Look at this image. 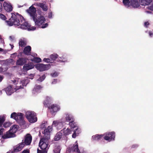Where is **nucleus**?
I'll use <instances>...</instances> for the list:
<instances>
[{"label": "nucleus", "instance_id": "obj_1", "mask_svg": "<svg viewBox=\"0 0 153 153\" xmlns=\"http://www.w3.org/2000/svg\"><path fill=\"white\" fill-rule=\"evenodd\" d=\"M11 18L9 20L6 21L8 25L10 26L13 25L18 28L22 29L27 30L28 31H32L36 30V28L31 26L24 20L23 17L18 13L11 14Z\"/></svg>", "mask_w": 153, "mask_h": 153}, {"label": "nucleus", "instance_id": "obj_2", "mask_svg": "<svg viewBox=\"0 0 153 153\" xmlns=\"http://www.w3.org/2000/svg\"><path fill=\"white\" fill-rule=\"evenodd\" d=\"M11 82L14 84L13 88L11 85L9 86L5 89V91L7 95H10L14 91H17L18 90L23 88L28 82V79L26 78L22 79L19 78H16L11 81Z\"/></svg>", "mask_w": 153, "mask_h": 153}, {"label": "nucleus", "instance_id": "obj_3", "mask_svg": "<svg viewBox=\"0 0 153 153\" xmlns=\"http://www.w3.org/2000/svg\"><path fill=\"white\" fill-rule=\"evenodd\" d=\"M52 128L51 126H48V128L45 129L44 131L45 136H48L47 140L43 138L41 139L39 142V146L42 150L38 149L37 153H47V150L49 148L48 142V140L49 139V134L52 131Z\"/></svg>", "mask_w": 153, "mask_h": 153}, {"label": "nucleus", "instance_id": "obj_4", "mask_svg": "<svg viewBox=\"0 0 153 153\" xmlns=\"http://www.w3.org/2000/svg\"><path fill=\"white\" fill-rule=\"evenodd\" d=\"M10 117L16 120L21 126H22L23 128H26V124L24 120V118L22 113L13 112L11 114Z\"/></svg>", "mask_w": 153, "mask_h": 153}, {"label": "nucleus", "instance_id": "obj_5", "mask_svg": "<svg viewBox=\"0 0 153 153\" xmlns=\"http://www.w3.org/2000/svg\"><path fill=\"white\" fill-rule=\"evenodd\" d=\"M33 20L35 25L42 28H45L48 26L47 23H45L46 20L43 16L42 15L36 16Z\"/></svg>", "mask_w": 153, "mask_h": 153}, {"label": "nucleus", "instance_id": "obj_6", "mask_svg": "<svg viewBox=\"0 0 153 153\" xmlns=\"http://www.w3.org/2000/svg\"><path fill=\"white\" fill-rule=\"evenodd\" d=\"M19 128L18 126L15 125L12 126L10 130L7 132L2 136L3 139H5L16 137L15 133Z\"/></svg>", "mask_w": 153, "mask_h": 153}, {"label": "nucleus", "instance_id": "obj_7", "mask_svg": "<svg viewBox=\"0 0 153 153\" xmlns=\"http://www.w3.org/2000/svg\"><path fill=\"white\" fill-rule=\"evenodd\" d=\"M25 116L28 120L31 123H33L37 121V118L36 114L34 112L28 111L26 112Z\"/></svg>", "mask_w": 153, "mask_h": 153}, {"label": "nucleus", "instance_id": "obj_8", "mask_svg": "<svg viewBox=\"0 0 153 153\" xmlns=\"http://www.w3.org/2000/svg\"><path fill=\"white\" fill-rule=\"evenodd\" d=\"M69 125L71 127V128H73V130H74L72 137L73 138H75L76 136L81 132V129L74 123L69 122Z\"/></svg>", "mask_w": 153, "mask_h": 153}, {"label": "nucleus", "instance_id": "obj_9", "mask_svg": "<svg viewBox=\"0 0 153 153\" xmlns=\"http://www.w3.org/2000/svg\"><path fill=\"white\" fill-rule=\"evenodd\" d=\"M104 139L109 142L115 140V133L114 131L106 132L104 134Z\"/></svg>", "mask_w": 153, "mask_h": 153}, {"label": "nucleus", "instance_id": "obj_10", "mask_svg": "<svg viewBox=\"0 0 153 153\" xmlns=\"http://www.w3.org/2000/svg\"><path fill=\"white\" fill-rule=\"evenodd\" d=\"M34 67V65L32 63H28L25 64L23 67L22 73H20V74H26L27 73V71L33 69Z\"/></svg>", "mask_w": 153, "mask_h": 153}, {"label": "nucleus", "instance_id": "obj_11", "mask_svg": "<svg viewBox=\"0 0 153 153\" xmlns=\"http://www.w3.org/2000/svg\"><path fill=\"white\" fill-rule=\"evenodd\" d=\"M33 4L28 9L26 10L27 12L30 16L33 19L37 16L36 15V9L33 6Z\"/></svg>", "mask_w": 153, "mask_h": 153}, {"label": "nucleus", "instance_id": "obj_12", "mask_svg": "<svg viewBox=\"0 0 153 153\" xmlns=\"http://www.w3.org/2000/svg\"><path fill=\"white\" fill-rule=\"evenodd\" d=\"M35 67L40 71H45L49 69L51 67L49 64L44 65L42 64H38L35 65Z\"/></svg>", "mask_w": 153, "mask_h": 153}, {"label": "nucleus", "instance_id": "obj_13", "mask_svg": "<svg viewBox=\"0 0 153 153\" xmlns=\"http://www.w3.org/2000/svg\"><path fill=\"white\" fill-rule=\"evenodd\" d=\"M32 140V137L29 134H27L25 137V139L22 140V143H23L24 146L29 145L30 144Z\"/></svg>", "mask_w": 153, "mask_h": 153}, {"label": "nucleus", "instance_id": "obj_14", "mask_svg": "<svg viewBox=\"0 0 153 153\" xmlns=\"http://www.w3.org/2000/svg\"><path fill=\"white\" fill-rule=\"evenodd\" d=\"M79 151L78 143L77 141H76L71 149L70 148L68 149L67 153H72L73 152H79Z\"/></svg>", "mask_w": 153, "mask_h": 153}, {"label": "nucleus", "instance_id": "obj_15", "mask_svg": "<svg viewBox=\"0 0 153 153\" xmlns=\"http://www.w3.org/2000/svg\"><path fill=\"white\" fill-rule=\"evenodd\" d=\"M35 6L40 7L44 11H46L48 9V5L46 3H36L33 4Z\"/></svg>", "mask_w": 153, "mask_h": 153}, {"label": "nucleus", "instance_id": "obj_16", "mask_svg": "<svg viewBox=\"0 0 153 153\" xmlns=\"http://www.w3.org/2000/svg\"><path fill=\"white\" fill-rule=\"evenodd\" d=\"M70 128H65L62 130H61V132L63 134V135L66 136H68L71 134L73 131V128H71V127Z\"/></svg>", "mask_w": 153, "mask_h": 153}, {"label": "nucleus", "instance_id": "obj_17", "mask_svg": "<svg viewBox=\"0 0 153 153\" xmlns=\"http://www.w3.org/2000/svg\"><path fill=\"white\" fill-rule=\"evenodd\" d=\"M37 56L36 54H35L33 56L32 55H29L28 57V60L34 61L36 62H41V59L39 57H36Z\"/></svg>", "mask_w": 153, "mask_h": 153}, {"label": "nucleus", "instance_id": "obj_18", "mask_svg": "<svg viewBox=\"0 0 153 153\" xmlns=\"http://www.w3.org/2000/svg\"><path fill=\"white\" fill-rule=\"evenodd\" d=\"M3 5L4 10L6 11L10 12L12 11L13 7L10 3L4 2Z\"/></svg>", "mask_w": 153, "mask_h": 153}, {"label": "nucleus", "instance_id": "obj_19", "mask_svg": "<svg viewBox=\"0 0 153 153\" xmlns=\"http://www.w3.org/2000/svg\"><path fill=\"white\" fill-rule=\"evenodd\" d=\"M50 111L52 113L56 112L60 109V107L59 106L56 105H52L49 107Z\"/></svg>", "mask_w": 153, "mask_h": 153}, {"label": "nucleus", "instance_id": "obj_20", "mask_svg": "<svg viewBox=\"0 0 153 153\" xmlns=\"http://www.w3.org/2000/svg\"><path fill=\"white\" fill-rule=\"evenodd\" d=\"M26 39L25 38H22L19 40V46L20 47H23L27 44Z\"/></svg>", "mask_w": 153, "mask_h": 153}, {"label": "nucleus", "instance_id": "obj_21", "mask_svg": "<svg viewBox=\"0 0 153 153\" xmlns=\"http://www.w3.org/2000/svg\"><path fill=\"white\" fill-rule=\"evenodd\" d=\"M65 118L66 121L68 122L70 121V122H74V120L73 116L69 114H66L65 115Z\"/></svg>", "mask_w": 153, "mask_h": 153}, {"label": "nucleus", "instance_id": "obj_22", "mask_svg": "<svg viewBox=\"0 0 153 153\" xmlns=\"http://www.w3.org/2000/svg\"><path fill=\"white\" fill-rule=\"evenodd\" d=\"M52 125L57 127L58 129H60L62 126V123L58 120L54 121L52 123Z\"/></svg>", "mask_w": 153, "mask_h": 153}, {"label": "nucleus", "instance_id": "obj_23", "mask_svg": "<svg viewBox=\"0 0 153 153\" xmlns=\"http://www.w3.org/2000/svg\"><path fill=\"white\" fill-rule=\"evenodd\" d=\"M25 146L23 143H21L14 148V151L17 152L21 151Z\"/></svg>", "mask_w": 153, "mask_h": 153}, {"label": "nucleus", "instance_id": "obj_24", "mask_svg": "<svg viewBox=\"0 0 153 153\" xmlns=\"http://www.w3.org/2000/svg\"><path fill=\"white\" fill-rule=\"evenodd\" d=\"M27 59L20 58L16 61V64L18 65H22L27 62Z\"/></svg>", "mask_w": 153, "mask_h": 153}, {"label": "nucleus", "instance_id": "obj_25", "mask_svg": "<svg viewBox=\"0 0 153 153\" xmlns=\"http://www.w3.org/2000/svg\"><path fill=\"white\" fill-rule=\"evenodd\" d=\"M131 5L134 8L139 7L140 4L138 0H130Z\"/></svg>", "mask_w": 153, "mask_h": 153}, {"label": "nucleus", "instance_id": "obj_26", "mask_svg": "<svg viewBox=\"0 0 153 153\" xmlns=\"http://www.w3.org/2000/svg\"><path fill=\"white\" fill-rule=\"evenodd\" d=\"M42 87L40 85H36L33 89L32 92L33 94H36L39 92L40 90L42 88Z\"/></svg>", "mask_w": 153, "mask_h": 153}, {"label": "nucleus", "instance_id": "obj_27", "mask_svg": "<svg viewBox=\"0 0 153 153\" xmlns=\"http://www.w3.org/2000/svg\"><path fill=\"white\" fill-rule=\"evenodd\" d=\"M151 1V0H139V3L141 5H147Z\"/></svg>", "mask_w": 153, "mask_h": 153}, {"label": "nucleus", "instance_id": "obj_28", "mask_svg": "<svg viewBox=\"0 0 153 153\" xmlns=\"http://www.w3.org/2000/svg\"><path fill=\"white\" fill-rule=\"evenodd\" d=\"M102 137V135L97 134L93 136L92 137V139L93 140H98L100 139Z\"/></svg>", "mask_w": 153, "mask_h": 153}, {"label": "nucleus", "instance_id": "obj_29", "mask_svg": "<svg viewBox=\"0 0 153 153\" xmlns=\"http://www.w3.org/2000/svg\"><path fill=\"white\" fill-rule=\"evenodd\" d=\"M31 47L30 46H27L25 48L24 52L26 54H29L31 51Z\"/></svg>", "mask_w": 153, "mask_h": 153}, {"label": "nucleus", "instance_id": "obj_30", "mask_svg": "<svg viewBox=\"0 0 153 153\" xmlns=\"http://www.w3.org/2000/svg\"><path fill=\"white\" fill-rule=\"evenodd\" d=\"M62 133L61 132V131L60 132L57 133L54 137L55 140L57 141L59 140L62 137Z\"/></svg>", "mask_w": 153, "mask_h": 153}, {"label": "nucleus", "instance_id": "obj_31", "mask_svg": "<svg viewBox=\"0 0 153 153\" xmlns=\"http://www.w3.org/2000/svg\"><path fill=\"white\" fill-rule=\"evenodd\" d=\"M6 115L5 114H3L0 115V127L1 126L5 120Z\"/></svg>", "mask_w": 153, "mask_h": 153}, {"label": "nucleus", "instance_id": "obj_32", "mask_svg": "<svg viewBox=\"0 0 153 153\" xmlns=\"http://www.w3.org/2000/svg\"><path fill=\"white\" fill-rule=\"evenodd\" d=\"M58 57V55L56 53H53L50 55V58L51 61H54Z\"/></svg>", "mask_w": 153, "mask_h": 153}, {"label": "nucleus", "instance_id": "obj_33", "mask_svg": "<svg viewBox=\"0 0 153 153\" xmlns=\"http://www.w3.org/2000/svg\"><path fill=\"white\" fill-rule=\"evenodd\" d=\"M147 9L146 10L145 12L147 13H151V12L149 11H148L147 10H151L153 11V4H150L147 7H146Z\"/></svg>", "mask_w": 153, "mask_h": 153}, {"label": "nucleus", "instance_id": "obj_34", "mask_svg": "<svg viewBox=\"0 0 153 153\" xmlns=\"http://www.w3.org/2000/svg\"><path fill=\"white\" fill-rule=\"evenodd\" d=\"M123 3L127 7H129L131 5L130 1L129 0H123Z\"/></svg>", "mask_w": 153, "mask_h": 153}, {"label": "nucleus", "instance_id": "obj_35", "mask_svg": "<svg viewBox=\"0 0 153 153\" xmlns=\"http://www.w3.org/2000/svg\"><path fill=\"white\" fill-rule=\"evenodd\" d=\"M61 150L60 147L59 146H56L53 150L54 153H60Z\"/></svg>", "mask_w": 153, "mask_h": 153}, {"label": "nucleus", "instance_id": "obj_36", "mask_svg": "<svg viewBox=\"0 0 153 153\" xmlns=\"http://www.w3.org/2000/svg\"><path fill=\"white\" fill-rule=\"evenodd\" d=\"M67 61V60L63 56L59 57V58L58 62H65Z\"/></svg>", "mask_w": 153, "mask_h": 153}, {"label": "nucleus", "instance_id": "obj_37", "mask_svg": "<svg viewBox=\"0 0 153 153\" xmlns=\"http://www.w3.org/2000/svg\"><path fill=\"white\" fill-rule=\"evenodd\" d=\"M52 100V98L49 97H47L46 98V99L44 101V103L45 104H47L48 102L51 101Z\"/></svg>", "mask_w": 153, "mask_h": 153}, {"label": "nucleus", "instance_id": "obj_38", "mask_svg": "<svg viewBox=\"0 0 153 153\" xmlns=\"http://www.w3.org/2000/svg\"><path fill=\"white\" fill-rule=\"evenodd\" d=\"M11 123L9 122L4 123L3 124V126L5 128L8 127L10 126Z\"/></svg>", "mask_w": 153, "mask_h": 153}, {"label": "nucleus", "instance_id": "obj_39", "mask_svg": "<svg viewBox=\"0 0 153 153\" xmlns=\"http://www.w3.org/2000/svg\"><path fill=\"white\" fill-rule=\"evenodd\" d=\"M45 76L44 75L40 77L39 79H37V80L40 82H42L45 79Z\"/></svg>", "mask_w": 153, "mask_h": 153}, {"label": "nucleus", "instance_id": "obj_40", "mask_svg": "<svg viewBox=\"0 0 153 153\" xmlns=\"http://www.w3.org/2000/svg\"><path fill=\"white\" fill-rule=\"evenodd\" d=\"M0 18L3 20H5L7 19L4 15L1 13H0Z\"/></svg>", "mask_w": 153, "mask_h": 153}, {"label": "nucleus", "instance_id": "obj_41", "mask_svg": "<svg viewBox=\"0 0 153 153\" xmlns=\"http://www.w3.org/2000/svg\"><path fill=\"white\" fill-rule=\"evenodd\" d=\"M51 60H50V59L49 58H44L43 59V61L47 63L52 62H51Z\"/></svg>", "mask_w": 153, "mask_h": 153}, {"label": "nucleus", "instance_id": "obj_42", "mask_svg": "<svg viewBox=\"0 0 153 153\" xmlns=\"http://www.w3.org/2000/svg\"><path fill=\"white\" fill-rule=\"evenodd\" d=\"M9 39L11 42H14L15 41V37L14 36H10L9 37Z\"/></svg>", "mask_w": 153, "mask_h": 153}, {"label": "nucleus", "instance_id": "obj_43", "mask_svg": "<svg viewBox=\"0 0 153 153\" xmlns=\"http://www.w3.org/2000/svg\"><path fill=\"white\" fill-rule=\"evenodd\" d=\"M4 129L3 128H1L0 129V137H2V138H3L2 137V136L3 135H2V134H3V132H4Z\"/></svg>", "mask_w": 153, "mask_h": 153}, {"label": "nucleus", "instance_id": "obj_44", "mask_svg": "<svg viewBox=\"0 0 153 153\" xmlns=\"http://www.w3.org/2000/svg\"><path fill=\"white\" fill-rule=\"evenodd\" d=\"M52 76L53 77H56L58 75V73L57 72H54L51 74Z\"/></svg>", "mask_w": 153, "mask_h": 153}, {"label": "nucleus", "instance_id": "obj_45", "mask_svg": "<svg viewBox=\"0 0 153 153\" xmlns=\"http://www.w3.org/2000/svg\"><path fill=\"white\" fill-rule=\"evenodd\" d=\"M150 24V23L149 22H146L144 23V26L146 27H147Z\"/></svg>", "mask_w": 153, "mask_h": 153}, {"label": "nucleus", "instance_id": "obj_46", "mask_svg": "<svg viewBox=\"0 0 153 153\" xmlns=\"http://www.w3.org/2000/svg\"><path fill=\"white\" fill-rule=\"evenodd\" d=\"M34 74H30L29 76V78L31 79H33L34 76Z\"/></svg>", "mask_w": 153, "mask_h": 153}, {"label": "nucleus", "instance_id": "obj_47", "mask_svg": "<svg viewBox=\"0 0 153 153\" xmlns=\"http://www.w3.org/2000/svg\"><path fill=\"white\" fill-rule=\"evenodd\" d=\"M138 145L137 144H134L131 147L133 148H136L138 147Z\"/></svg>", "mask_w": 153, "mask_h": 153}, {"label": "nucleus", "instance_id": "obj_48", "mask_svg": "<svg viewBox=\"0 0 153 153\" xmlns=\"http://www.w3.org/2000/svg\"><path fill=\"white\" fill-rule=\"evenodd\" d=\"M52 13L51 12H49L48 14V17L49 18H52Z\"/></svg>", "mask_w": 153, "mask_h": 153}, {"label": "nucleus", "instance_id": "obj_49", "mask_svg": "<svg viewBox=\"0 0 153 153\" xmlns=\"http://www.w3.org/2000/svg\"><path fill=\"white\" fill-rule=\"evenodd\" d=\"M9 63H11L10 64H11L12 65L13 64L15 63L14 61L12 59H10L9 60Z\"/></svg>", "mask_w": 153, "mask_h": 153}, {"label": "nucleus", "instance_id": "obj_50", "mask_svg": "<svg viewBox=\"0 0 153 153\" xmlns=\"http://www.w3.org/2000/svg\"><path fill=\"white\" fill-rule=\"evenodd\" d=\"M57 79H54L52 82V84H55L57 82Z\"/></svg>", "mask_w": 153, "mask_h": 153}, {"label": "nucleus", "instance_id": "obj_51", "mask_svg": "<svg viewBox=\"0 0 153 153\" xmlns=\"http://www.w3.org/2000/svg\"><path fill=\"white\" fill-rule=\"evenodd\" d=\"M149 34L150 36H152L153 35V33L152 32H149Z\"/></svg>", "mask_w": 153, "mask_h": 153}, {"label": "nucleus", "instance_id": "obj_52", "mask_svg": "<svg viewBox=\"0 0 153 153\" xmlns=\"http://www.w3.org/2000/svg\"><path fill=\"white\" fill-rule=\"evenodd\" d=\"M22 153H29V152L28 150H24Z\"/></svg>", "mask_w": 153, "mask_h": 153}, {"label": "nucleus", "instance_id": "obj_53", "mask_svg": "<svg viewBox=\"0 0 153 153\" xmlns=\"http://www.w3.org/2000/svg\"><path fill=\"white\" fill-rule=\"evenodd\" d=\"M3 79V77L1 76H0V82H1Z\"/></svg>", "mask_w": 153, "mask_h": 153}, {"label": "nucleus", "instance_id": "obj_54", "mask_svg": "<svg viewBox=\"0 0 153 153\" xmlns=\"http://www.w3.org/2000/svg\"><path fill=\"white\" fill-rule=\"evenodd\" d=\"M1 9H2L1 4V3H0V11L1 10Z\"/></svg>", "mask_w": 153, "mask_h": 153}, {"label": "nucleus", "instance_id": "obj_55", "mask_svg": "<svg viewBox=\"0 0 153 153\" xmlns=\"http://www.w3.org/2000/svg\"><path fill=\"white\" fill-rule=\"evenodd\" d=\"M78 153H86L85 152H80L79 151V152H78Z\"/></svg>", "mask_w": 153, "mask_h": 153}, {"label": "nucleus", "instance_id": "obj_56", "mask_svg": "<svg viewBox=\"0 0 153 153\" xmlns=\"http://www.w3.org/2000/svg\"><path fill=\"white\" fill-rule=\"evenodd\" d=\"M10 45L11 46V48L13 49V47H14L13 45H11V44H10Z\"/></svg>", "mask_w": 153, "mask_h": 153}, {"label": "nucleus", "instance_id": "obj_57", "mask_svg": "<svg viewBox=\"0 0 153 153\" xmlns=\"http://www.w3.org/2000/svg\"><path fill=\"white\" fill-rule=\"evenodd\" d=\"M0 94H1V93H2V91H0Z\"/></svg>", "mask_w": 153, "mask_h": 153}, {"label": "nucleus", "instance_id": "obj_58", "mask_svg": "<svg viewBox=\"0 0 153 153\" xmlns=\"http://www.w3.org/2000/svg\"><path fill=\"white\" fill-rule=\"evenodd\" d=\"M2 50V49L1 48H0V51H1Z\"/></svg>", "mask_w": 153, "mask_h": 153}, {"label": "nucleus", "instance_id": "obj_59", "mask_svg": "<svg viewBox=\"0 0 153 153\" xmlns=\"http://www.w3.org/2000/svg\"><path fill=\"white\" fill-rule=\"evenodd\" d=\"M4 0H0V1H3Z\"/></svg>", "mask_w": 153, "mask_h": 153}, {"label": "nucleus", "instance_id": "obj_60", "mask_svg": "<svg viewBox=\"0 0 153 153\" xmlns=\"http://www.w3.org/2000/svg\"><path fill=\"white\" fill-rule=\"evenodd\" d=\"M13 55V54H12V56H12Z\"/></svg>", "mask_w": 153, "mask_h": 153}, {"label": "nucleus", "instance_id": "obj_61", "mask_svg": "<svg viewBox=\"0 0 153 153\" xmlns=\"http://www.w3.org/2000/svg\"><path fill=\"white\" fill-rule=\"evenodd\" d=\"M1 69V68H0V69Z\"/></svg>", "mask_w": 153, "mask_h": 153}, {"label": "nucleus", "instance_id": "obj_62", "mask_svg": "<svg viewBox=\"0 0 153 153\" xmlns=\"http://www.w3.org/2000/svg\"><path fill=\"white\" fill-rule=\"evenodd\" d=\"M7 153H10L9 152H7Z\"/></svg>", "mask_w": 153, "mask_h": 153}]
</instances>
